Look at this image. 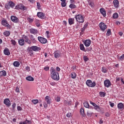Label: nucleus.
<instances>
[{"instance_id":"obj_35","label":"nucleus","mask_w":124,"mask_h":124,"mask_svg":"<svg viewBox=\"0 0 124 124\" xmlns=\"http://www.w3.org/2000/svg\"><path fill=\"white\" fill-rule=\"evenodd\" d=\"M80 49L82 51H84V52H86V50L85 49V47L84 46V45L80 44Z\"/></svg>"},{"instance_id":"obj_33","label":"nucleus","mask_w":124,"mask_h":124,"mask_svg":"<svg viewBox=\"0 0 124 124\" xmlns=\"http://www.w3.org/2000/svg\"><path fill=\"white\" fill-rule=\"evenodd\" d=\"M3 34L5 36H9L10 35V31H5L3 32Z\"/></svg>"},{"instance_id":"obj_23","label":"nucleus","mask_w":124,"mask_h":124,"mask_svg":"<svg viewBox=\"0 0 124 124\" xmlns=\"http://www.w3.org/2000/svg\"><path fill=\"white\" fill-rule=\"evenodd\" d=\"M30 39L31 40L32 43H36V40L35 39V38H34V36H33V35H31Z\"/></svg>"},{"instance_id":"obj_54","label":"nucleus","mask_w":124,"mask_h":124,"mask_svg":"<svg viewBox=\"0 0 124 124\" xmlns=\"http://www.w3.org/2000/svg\"><path fill=\"white\" fill-rule=\"evenodd\" d=\"M89 5H90V6H91V7H93V6H94L93 3L92 2L89 3Z\"/></svg>"},{"instance_id":"obj_47","label":"nucleus","mask_w":124,"mask_h":124,"mask_svg":"<svg viewBox=\"0 0 124 124\" xmlns=\"http://www.w3.org/2000/svg\"><path fill=\"white\" fill-rule=\"evenodd\" d=\"M11 44L15 46L16 45V41L14 40H11Z\"/></svg>"},{"instance_id":"obj_10","label":"nucleus","mask_w":124,"mask_h":124,"mask_svg":"<svg viewBox=\"0 0 124 124\" xmlns=\"http://www.w3.org/2000/svg\"><path fill=\"white\" fill-rule=\"evenodd\" d=\"M11 20L12 22H14V23H17L19 21V19L14 16H11Z\"/></svg>"},{"instance_id":"obj_6","label":"nucleus","mask_w":124,"mask_h":124,"mask_svg":"<svg viewBox=\"0 0 124 124\" xmlns=\"http://www.w3.org/2000/svg\"><path fill=\"white\" fill-rule=\"evenodd\" d=\"M38 39L39 41H40V42L41 43H42L43 44H45L47 43V39H46L42 37H38Z\"/></svg>"},{"instance_id":"obj_13","label":"nucleus","mask_w":124,"mask_h":124,"mask_svg":"<svg viewBox=\"0 0 124 124\" xmlns=\"http://www.w3.org/2000/svg\"><path fill=\"white\" fill-rule=\"evenodd\" d=\"M3 53L6 56H9L10 55V51H9V49L7 48H4Z\"/></svg>"},{"instance_id":"obj_26","label":"nucleus","mask_w":124,"mask_h":124,"mask_svg":"<svg viewBox=\"0 0 124 124\" xmlns=\"http://www.w3.org/2000/svg\"><path fill=\"white\" fill-rule=\"evenodd\" d=\"M60 0L62 1L61 5L62 7H65L66 6V2H65V1L66 0Z\"/></svg>"},{"instance_id":"obj_64","label":"nucleus","mask_w":124,"mask_h":124,"mask_svg":"<svg viewBox=\"0 0 124 124\" xmlns=\"http://www.w3.org/2000/svg\"><path fill=\"white\" fill-rule=\"evenodd\" d=\"M99 123V124H103V121L102 119H100Z\"/></svg>"},{"instance_id":"obj_62","label":"nucleus","mask_w":124,"mask_h":124,"mask_svg":"<svg viewBox=\"0 0 124 124\" xmlns=\"http://www.w3.org/2000/svg\"><path fill=\"white\" fill-rule=\"evenodd\" d=\"M61 71V68L59 67H56V71Z\"/></svg>"},{"instance_id":"obj_19","label":"nucleus","mask_w":124,"mask_h":124,"mask_svg":"<svg viewBox=\"0 0 124 124\" xmlns=\"http://www.w3.org/2000/svg\"><path fill=\"white\" fill-rule=\"evenodd\" d=\"M64 105L66 106H69L72 104V102L71 101H68L66 100H64L63 102Z\"/></svg>"},{"instance_id":"obj_51","label":"nucleus","mask_w":124,"mask_h":124,"mask_svg":"<svg viewBox=\"0 0 124 124\" xmlns=\"http://www.w3.org/2000/svg\"><path fill=\"white\" fill-rule=\"evenodd\" d=\"M37 6L38 9H40V7H41L40 3L37 2Z\"/></svg>"},{"instance_id":"obj_12","label":"nucleus","mask_w":124,"mask_h":124,"mask_svg":"<svg viewBox=\"0 0 124 124\" xmlns=\"http://www.w3.org/2000/svg\"><path fill=\"white\" fill-rule=\"evenodd\" d=\"M23 39H24L25 42H27L28 44H31V41L29 39L28 36L26 35L23 36Z\"/></svg>"},{"instance_id":"obj_48","label":"nucleus","mask_w":124,"mask_h":124,"mask_svg":"<svg viewBox=\"0 0 124 124\" xmlns=\"http://www.w3.org/2000/svg\"><path fill=\"white\" fill-rule=\"evenodd\" d=\"M55 100L56 101H57V102H60V101H61V97L60 96H57L55 98Z\"/></svg>"},{"instance_id":"obj_3","label":"nucleus","mask_w":124,"mask_h":124,"mask_svg":"<svg viewBox=\"0 0 124 124\" xmlns=\"http://www.w3.org/2000/svg\"><path fill=\"white\" fill-rule=\"evenodd\" d=\"M86 84L87 86L88 87H91V88H94L96 85L95 82H93L91 80H87L86 82Z\"/></svg>"},{"instance_id":"obj_56","label":"nucleus","mask_w":124,"mask_h":124,"mask_svg":"<svg viewBox=\"0 0 124 124\" xmlns=\"http://www.w3.org/2000/svg\"><path fill=\"white\" fill-rule=\"evenodd\" d=\"M16 93H20V90L19 89V88H18V87L16 88Z\"/></svg>"},{"instance_id":"obj_52","label":"nucleus","mask_w":124,"mask_h":124,"mask_svg":"<svg viewBox=\"0 0 124 124\" xmlns=\"http://www.w3.org/2000/svg\"><path fill=\"white\" fill-rule=\"evenodd\" d=\"M16 107V103H14L12 105V109L13 110H14V109H15V107Z\"/></svg>"},{"instance_id":"obj_32","label":"nucleus","mask_w":124,"mask_h":124,"mask_svg":"<svg viewBox=\"0 0 124 124\" xmlns=\"http://www.w3.org/2000/svg\"><path fill=\"white\" fill-rule=\"evenodd\" d=\"M60 56H61V55L60 54V53L58 52H54V57L56 59H57V58H60Z\"/></svg>"},{"instance_id":"obj_41","label":"nucleus","mask_w":124,"mask_h":124,"mask_svg":"<svg viewBox=\"0 0 124 124\" xmlns=\"http://www.w3.org/2000/svg\"><path fill=\"white\" fill-rule=\"evenodd\" d=\"M106 34L107 36H109V35L111 34V30L108 29Z\"/></svg>"},{"instance_id":"obj_24","label":"nucleus","mask_w":124,"mask_h":124,"mask_svg":"<svg viewBox=\"0 0 124 124\" xmlns=\"http://www.w3.org/2000/svg\"><path fill=\"white\" fill-rule=\"evenodd\" d=\"M83 105L84 107H85V108H92L91 107H90V105L89 104V103L87 101H85L83 103Z\"/></svg>"},{"instance_id":"obj_18","label":"nucleus","mask_w":124,"mask_h":124,"mask_svg":"<svg viewBox=\"0 0 124 124\" xmlns=\"http://www.w3.org/2000/svg\"><path fill=\"white\" fill-rule=\"evenodd\" d=\"M38 31H37V30L34 29H30V33H32V34H36Z\"/></svg>"},{"instance_id":"obj_42","label":"nucleus","mask_w":124,"mask_h":124,"mask_svg":"<svg viewBox=\"0 0 124 124\" xmlns=\"http://www.w3.org/2000/svg\"><path fill=\"white\" fill-rule=\"evenodd\" d=\"M69 7L70 8H72V9H74V8H76V5H75V4H71L69 5Z\"/></svg>"},{"instance_id":"obj_49","label":"nucleus","mask_w":124,"mask_h":124,"mask_svg":"<svg viewBox=\"0 0 124 124\" xmlns=\"http://www.w3.org/2000/svg\"><path fill=\"white\" fill-rule=\"evenodd\" d=\"M5 7L6 9H10V5H9V3L5 5Z\"/></svg>"},{"instance_id":"obj_38","label":"nucleus","mask_w":124,"mask_h":124,"mask_svg":"<svg viewBox=\"0 0 124 124\" xmlns=\"http://www.w3.org/2000/svg\"><path fill=\"white\" fill-rule=\"evenodd\" d=\"M99 93L101 97H104L106 95V93L104 92H100Z\"/></svg>"},{"instance_id":"obj_9","label":"nucleus","mask_w":124,"mask_h":124,"mask_svg":"<svg viewBox=\"0 0 124 124\" xmlns=\"http://www.w3.org/2000/svg\"><path fill=\"white\" fill-rule=\"evenodd\" d=\"M92 43V41L91 40L88 39V40H86L84 42V44L86 47H89L90 45H91V44Z\"/></svg>"},{"instance_id":"obj_45","label":"nucleus","mask_w":124,"mask_h":124,"mask_svg":"<svg viewBox=\"0 0 124 124\" xmlns=\"http://www.w3.org/2000/svg\"><path fill=\"white\" fill-rule=\"evenodd\" d=\"M32 102L33 103V104H37L38 103V100L35 99V100H32Z\"/></svg>"},{"instance_id":"obj_58","label":"nucleus","mask_w":124,"mask_h":124,"mask_svg":"<svg viewBox=\"0 0 124 124\" xmlns=\"http://www.w3.org/2000/svg\"><path fill=\"white\" fill-rule=\"evenodd\" d=\"M28 20L29 21L30 23H31L32 22H33V19H32V18H29Z\"/></svg>"},{"instance_id":"obj_31","label":"nucleus","mask_w":124,"mask_h":124,"mask_svg":"<svg viewBox=\"0 0 124 124\" xmlns=\"http://www.w3.org/2000/svg\"><path fill=\"white\" fill-rule=\"evenodd\" d=\"M118 108L119 109H123V108H124V104L122 103H119L118 104Z\"/></svg>"},{"instance_id":"obj_59","label":"nucleus","mask_w":124,"mask_h":124,"mask_svg":"<svg viewBox=\"0 0 124 124\" xmlns=\"http://www.w3.org/2000/svg\"><path fill=\"white\" fill-rule=\"evenodd\" d=\"M44 108H47V107H48V106L47 105V104H46V103H44Z\"/></svg>"},{"instance_id":"obj_8","label":"nucleus","mask_w":124,"mask_h":124,"mask_svg":"<svg viewBox=\"0 0 124 124\" xmlns=\"http://www.w3.org/2000/svg\"><path fill=\"white\" fill-rule=\"evenodd\" d=\"M4 104H5L8 107H9L11 105V103L10 102V100L8 98L5 99L4 100Z\"/></svg>"},{"instance_id":"obj_57","label":"nucleus","mask_w":124,"mask_h":124,"mask_svg":"<svg viewBox=\"0 0 124 124\" xmlns=\"http://www.w3.org/2000/svg\"><path fill=\"white\" fill-rule=\"evenodd\" d=\"M49 67H45L44 68V69L46 71H48V70H49Z\"/></svg>"},{"instance_id":"obj_55","label":"nucleus","mask_w":124,"mask_h":124,"mask_svg":"<svg viewBox=\"0 0 124 124\" xmlns=\"http://www.w3.org/2000/svg\"><path fill=\"white\" fill-rule=\"evenodd\" d=\"M18 111H22V108L20 106H17Z\"/></svg>"},{"instance_id":"obj_27","label":"nucleus","mask_w":124,"mask_h":124,"mask_svg":"<svg viewBox=\"0 0 124 124\" xmlns=\"http://www.w3.org/2000/svg\"><path fill=\"white\" fill-rule=\"evenodd\" d=\"M80 114L82 116V117L85 116V110H84V108H80Z\"/></svg>"},{"instance_id":"obj_30","label":"nucleus","mask_w":124,"mask_h":124,"mask_svg":"<svg viewBox=\"0 0 124 124\" xmlns=\"http://www.w3.org/2000/svg\"><path fill=\"white\" fill-rule=\"evenodd\" d=\"M68 22L69 25H73L74 24V18H70Z\"/></svg>"},{"instance_id":"obj_22","label":"nucleus","mask_w":124,"mask_h":124,"mask_svg":"<svg viewBox=\"0 0 124 124\" xmlns=\"http://www.w3.org/2000/svg\"><path fill=\"white\" fill-rule=\"evenodd\" d=\"M90 103L92 104V105H93V107H94L95 109H100V107L97 105H96L95 103H94L93 102H91V101H90Z\"/></svg>"},{"instance_id":"obj_60","label":"nucleus","mask_w":124,"mask_h":124,"mask_svg":"<svg viewBox=\"0 0 124 124\" xmlns=\"http://www.w3.org/2000/svg\"><path fill=\"white\" fill-rule=\"evenodd\" d=\"M20 8H20V6H19V5L16 6L15 7V9L19 10V9H20Z\"/></svg>"},{"instance_id":"obj_61","label":"nucleus","mask_w":124,"mask_h":124,"mask_svg":"<svg viewBox=\"0 0 124 124\" xmlns=\"http://www.w3.org/2000/svg\"><path fill=\"white\" fill-rule=\"evenodd\" d=\"M19 124H28L27 123V122L24 121L23 122H20Z\"/></svg>"},{"instance_id":"obj_29","label":"nucleus","mask_w":124,"mask_h":124,"mask_svg":"<svg viewBox=\"0 0 124 124\" xmlns=\"http://www.w3.org/2000/svg\"><path fill=\"white\" fill-rule=\"evenodd\" d=\"M77 76V75H76V73H75L74 72L72 73L71 74V77L73 79H76Z\"/></svg>"},{"instance_id":"obj_34","label":"nucleus","mask_w":124,"mask_h":124,"mask_svg":"<svg viewBox=\"0 0 124 124\" xmlns=\"http://www.w3.org/2000/svg\"><path fill=\"white\" fill-rule=\"evenodd\" d=\"M9 4L10 5V7H11L12 8H13V7L15 6V4L14 3V2L12 1L9 2Z\"/></svg>"},{"instance_id":"obj_25","label":"nucleus","mask_w":124,"mask_h":124,"mask_svg":"<svg viewBox=\"0 0 124 124\" xmlns=\"http://www.w3.org/2000/svg\"><path fill=\"white\" fill-rule=\"evenodd\" d=\"M13 65L15 67H19V66H20V62H19L18 61L14 62L13 63Z\"/></svg>"},{"instance_id":"obj_50","label":"nucleus","mask_w":124,"mask_h":124,"mask_svg":"<svg viewBox=\"0 0 124 124\" xmlns=\"http://www.w3.org/2000/svg\"><path fill=\"white\" fill-rule=\"evenodd\" d=\"M109 105L111 107H113V106H115V104L112 103L111 102H109Z\"/></svg>"},{"instance_id":"obj_4","label":"nucleus","mask_w":124,"mask_h":124,"mask_svg":"<svg viewBox=\"0 0 124 124\" xmlns=\"http://www.w3.org/2000/svg\"><path fill=\"white\" fill-rule=\"evenodd\" d=\"M99 28L102 31H104L105 30L107 29V26H106V25L103 22H101L99 24Z\"/></svg>"},{"instance_id":"obj_14","label":"nucleus","mask_w":124,"mask_h":124,"mask_svg":"<svg viewBox=\"0 0 124 124\" xmlns=\"http://www.w3.org/2000/svg\"><path fill=\"white\" fill-rule=\"evenodd\" d=\"M100 12L103 15V16H104V17L106 16V11L105 10V9H104V8H101L100 9Z\"/></svg>"},{"instance_id":"obj_28","label":"nucleus","mask_w":124,"mask_h":124,"mask_svg":"<svg viewBox=\"0 0 124 124\" xmlns=\"http://www.w3.org/2000/svg\"><path fill=\"white\" fill-rule=\"evenodd\" d=\"M26 80H27V81H34V78H32L31 76L26 77Z\"/></svg>"},{"instance_id":"obj_16","label":"nucleus","mask_w":124,"mask_h":124,"mask_svg":"<svg viewBox=\"0 0 124 124\" xmlns=\"http://www.w3.org/2000/svg\"><path fill=\"white\" fill-rule=\"evenodd\" d=\"M6 76V71L2 70L0 71V77H5Z\"/></svg>"},{"instance_id":"obj_36","label":"nucleus","mask_w":124,"mask_h":124,"mask_svg":"<svg viewBox=\"0 0 124 124\" xmlns=\"http://www.w3.org/2000/svg\"><path fill=\"white\" fill-rule=\"evenodd\" d=\"M93 111H91L88 110L87 111V115L88 117H92V115H93Z\"/></svg>"},{"instance_id":"obj_63","label":"nucleus","mask_w":124,"mask_h":124,"mask_svg":"<svg viewBox=\"0 0 124 124\" xmlns=\"http://www.w3.org/2000/svg\"><path fill=\"white\" fill-rule=\"evenodd\" d=\"M26 70H27V71H30V67L27 66L26 67Z\"/></svg>"},{"instance_id":"obj_7","label":"nucleus","mask_w":124,"mask_h":124,"mask_svg":"<svg viewBox=\"0 0 124 124\" xmlns=\"http://www.w3.org/2000/svg\"><path fill=\"white\" fill-rule=\"evenodd\" d=\"M30 49H31V50H32V51H34L35 52H38V51L41 50V48L35 46H31L30 47Z\"/></svg>"},{"instance_id":"obj_5","label":"nucleus","mask_w":124,"mask_h":124,"mask_svg":"<svg viewBox=\"0 0 124 124\" xmlns=\"http://www.w3.org/2000/svg\"><path fill=\"white\" fill-rule=\"evenodd\" d=\"M104 84L105 87H106V88H109L112 84L111 83V82L110 81V80L108 79L104 81Z\"/></svg>"},{"instance_id":"obj_20","label":"nucleus","mask_w":124,"mask_h":124,"mask_svg":"<svg viewBox=\"0 0 124 124\" xmlns=\"http://www.w3.org/2000/svg\"><path fill=\"white\" fill-rule=\"evenodd\" d=\"M1 24L4 27H8L9 26V24L7 23V21L3 20L1 21Z\"/></svg>"},{"instance_id":"obj_37","label":"nucleus","mask_w":124,"mask_h":124,"mask_svg":"<svg viewBox=\"0 0 124 124\" xmlns=\"http://www.w3.org/2000/svg\"><path fill=\"white\" fill-rule=\"evenodd\" d=\"M102 71L103 72V73H107V71H108V70H107V68L103 67L102 68Z\"/></svg>"},{"instance_id":"obj_21","label":"nucleus","mask_w":124,"mask_h":124,"mask_svg":"<svg viewBox=\"0 0 124 124\" xmlns=\"http://www.w3.org/2000/svg\"><path fill=\"white\" fill-rule=\"evenodd\" d=\"M113 4L114 5V7L118 8V7H119V1L118 0H114Z\"/></svg>"},{"instance_id":"obj_46","label":"nucleus","mask_w":124,"mask_h":124,"mask_svg":"<svg viewBox=\"0 0 124 124\" xmlns=\"http://www.w3.org/2000/svg\"><path fill=\"white\" fill-rule=\"evenodd\" d=\"M83 60L85 62H88L89 61V58L87 56H83Z\"/></svg>"},{"instance_id":"obj_15","label":"nucleus","mask_w":124,"mask_h":124,"mask_svg":"<svg viewBox=\"0 0 124 124\" xmlns=\"http://www.w3.org/2000/svg\"><path fill=\"white\" fill-rule=\"evenodd\" d=\"M45 100L47 102V104H51V98L48 96H46L45 97Z\"/></svg>"},{"instance_id":"obj_2","label":"nucleus","mask_w":124,"mask_h":124,"mask_svg":"<svg viewBox=\"0 0 124 124\" xmlns=\"http://www.w3.org/2000/svg\"><path fill=\"white\" fill-rule=\"evenodd\" d=\"M75 18H76V21L78 22V23H84V17L82 15H78L75 16Z\"/></svg>"},{"instance_id":"obj_17","label":"nucleus","mask_w":124,"mask_h":124,"mask_svg":"<svg viewBox=\"0 0 124 124\" xmlns=\"http://www.w3.org/2000/svg\"><path fill=\"white\" fill-rule=\"evenodd\" d=\"M18 44L20 46H24L25 45V40L24 39H20L18 40Z\"/></svg>"},{"instance_id":"obj_44","label":"nucleus","mask_w":124,"mask_h":124,"mask_svg":"<svg viewBox=\"0 0 124 124\" xmlns=\"http://www.w3.org/2000/svg\"><path fill=\"white\" fill-rule=\"evenodd\" d=\"M118 59L120 61H123V60H124V54L122 55L121 56H120L119 57H118Z\"/></svg>"},{"instance_id":"obj_1","label":"nucleus","mask_w":124,"mask_h":124,"mask_svg":"<svg viewBox=\"0 0 124 124\" xmlns=\"http://www.w3.org/2000/svg\"><path fill=\"white\" fill-rule=\"evenodd\" d=\"M50 73L52 79L55 81H59L60 80V75L54 68L51 67L50 68Z\"/></svg>"},{"instance_id":"obj_11","label":"nucleus","mask_w":124,"mask_h":124,"mask_svg":"<svg viewBox=\"0 0 124 124\" xmlns=\"http://www.w3.org/2000/svg\"><path fill=\"white\" fill-rule=\"evenodd\" d=\"M37 16L41 19H44V16L45 15H44V13L39 12L37 13Z\"/></svg>"},{"instance_id":"obj_43","label":"nucleus","mask_w":124,"mask_h":124,"mask_svg":"<svg viewBox=\"0 0 124 124\" xmlns=\"http://www.w3.org/2000/svg\"><path fill=\"white\" fill-rule=\"evenodd\" d=\"M19 9H23L24 10L26 9V8L25 7L24 5L20 4V5H19Z\"/></svg>"},{"instance_id":"obj_53","label":"nucleus","mask_w":124,"mask_h":124,"mask_svg":"<svg viewBox=\"0 0 124 124\" xmlns=\"http://www.w3.org/2000/svg\"><path fill=\"white\" fill-rule=\"evenodd\" d=\"M66 117H67V118H70V117H71V113H68L66 114Z\"/></svg>"},{"instance_id":"obj_39","label":"nucleus","mask_w":124,"mask_h":124,"mask_svg":"<svg viewBox=\"0 0 124 124\" xmlns=\"http://www.w3.org/2000/svg\"><path fill=\"white\" fill-rule=\"evenodd\" d=\"M119 15L117 13H115L113 15V18H114V19H117Z\"/></svg>"},{"instance_id":"obj_40","label":"nucleus","mask_w":124,"mask_h":124,"mask_svg":"<svg viewBox=\"0 0 124 124\" xmlns=\"http://www.w3.org/2000/svg\"><path fill=\"white\" fill-rule=\"evenodd\" d=\"M87 27H88V24L84 25L83 28L81 29V32H83V31H84L86 30V29L87 28Z\"/></svg>"}]
</instances>
